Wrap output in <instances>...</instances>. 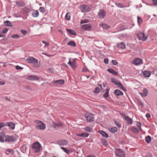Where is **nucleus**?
I'll return each mask as SVG.
<instances>
[{
    "instance_id": "1",
    "label": "nucleus",
    "mask_w": 157,
    "mask_h": 157,
    "mask_svg": "<svg viewBox=\"0 0 157 157\" xmlns=\"http://www.w3.org/2000/svg\"><path fill=\"white\" fill-rule=\"evenodd\" d=\"M32 149L34 153H38L40 151L41 148V146L40 143L37 142L34 143L31 145Z\"/></svg>"
},
{
    "instance_id": "2",
    "label": "nucleus",
    "mask_w": 157,
    "mask_h": 157,
    "mask_svg": "<svg viewBox=\"0 0 157 157\" xmlns=\"http://www.w3.org/2000/svg\"><path fill=\"white\" fill-rule=\"evenodd\" d=\"M35 123L36 124V128L38 130H44L46 128L45 124L41 121L36 120Z\"/></svg>"
},
{
    "instance_id": "3",
    "label": "nucleus",
    "mask_w": 157,
    "mask_h": 157,
    "mask_svg": "<svg viewBox=\"0 0 157 157\" xmlns=\"http://www.w3.org/2000/svg\"><path fill=\"white\" fill-rule=\"evenodd\" d=\"M115 153L118 157H125V154L122 150L118 148L115 149Z\"/></svg>"
},
{
    "instance_id": "4",
    "label": "nucleus",
    "mask_w": 157,
    "mask_h": 157,
    "mask_svg": "<svg viewBox=\"0 0 157 157\" xmlns=\"http://www.w3.org/2000/svg\"><path fill=\"white\" fill-rule=\"evenodd\" d=\"M137 36L139 40L143 41H145L147 39L148 37L147 35H145L144 33H137Z\"/></svg>"
},
{
    "instance_id": "5",
    "label": "nucleus",
    "mask_w": 157,
    "mask_h": 157,
    "mask_svg": "<svg viewBox=\"0 0 157 157\" xmlns=\"http://www.w3.org/2000/svg\"><path fill=\"white\" fill-rule=\"evenodd\" d=\"M68 64H69L72 69H75L77 67L76 61L75 59H71L70 58L69 59V62Z\"/></svg>"
},
{
    "instance_id": "6",
    "label": "nucleus",
    "mask_w": 157,
    "mask_h": 157,
    "mask_svg": "<svg viewBox=\"0 0 157 157\" xmlns=\"http://www.w3.org/2000/svg\"><path fill=\"white\" fill-rule=\"evenodd\" d=\"M27 61L29 63H32L34 64H37L38 60L32 57H29L26 59Z\"/></svg>"
},
{
    "instance_id": "7",
    "label": "nucleus",
    "mask_w": 157,
    "mask_h": 157,
    "mask_svg": "<svg viewBox=\"0 0 157 157\" xmlns=\"http://www.w3.org/2000/svg\"><path fill=\"white\" fill-rule=\"evenodd\" d=\"M82 12L86 13L89 12L90 10L89 7L87 5H81L80 7Z\"/></svg>"
},
{
    "instance_id": "8",
    "label": "nucleus",
    "mask_w": 157,
    "mask_h": 157,
    "mask_svg": "<svg viewBox=\"0 0 157 157\" xmlns=\"http://www.w3.org/2000/svg\"><path fill=\"white\" fill-rule=\"evenodd\" d=\"M85 118L88 122H91L94 120V117L93 115L91 114H86Z\"/></svg>"
},
{
    "instance_id": "9",
    "label": "nucleus",
    "mask_w": 157,
    "mask_h": 157,
    "mask_svg": "<svg viewBox=\"0 0 157 157\" xmlns=\"http://www.w3.org/2000/svg\"><path fill=\"white\" fill-rule=\"evenodd\" d=\"M91 28V25L90 24L83 25L82 26V29L85 31H89L90 30Z\"/></svg>"
},
{
    "instance_id": "10",
    "label": "nucleus",
    "mask_w": 157,
    "mask_h": 157,
    "mask_svg": "<svg viewBox=\"0 0 157 157\" xmlns=\"http://www.w3.org/2000/svg\"><path fill=\"white\" fill-rule=\"evenodd\" d=\"M142 59L139 58H136L132 61V63L136 65H140L142 64Z\"/></svg>"
},
{
    "instance_id": "11",
    "label": "nucleus",
    "mask_w": 157,
    "mask_h": 157,
    "mask_svg": "<svg viewBox=\"0 0 157 157\" xmlns=\"http://www.w3.org/2000/svg\"><path fill=\"white\" fill-rule=\"evenodd\" d=\"M15 140V138L13 136L7 135L6 137L5 141L8 142H13Z\"/></svg>"
},
{
    "instance_id": "12",
    "label": "nucleus",
    "mask_w": 157,
    "mask_h": 157,
    "mask_svg": "<svg viewBox=\"0 0 157 157\" xmlns=\"http://www.w3.org/2000/svg\"><path fill=\"white\" fill-rule=\"evenodd\" d=\"M27 79L29 80H38L39 79V77L35 75H30L27 77Z\"/></svg>"
},
{
    "instance_id": "13",
    "label": "nucleus",
    "mask_w": 157,
    "mask_h": 157,
    "mask_svg": "<svg viewBox=\"0 0 157 157\" xmlns=\"http://www.w3.org/2000/svg\"><path fill=\"white\" fill-rule=\"evenodd\" d=\"M106 14V13L103 10H101L98 13V16L100 19L103 18Z\"/></svg>"
},
{
    "instance_id": "14",
    "label": "nucleus",
    "mask_w": 157,
    "mask_h": 157,
    "mask_svg": "<svg viewBox=\"0 0 157 157\" xmlns=\"http://www.w3.org/2000/svg\"><path fill=\"white\" fill-rule=\"evenodd\" d=\"M57 143L60 145L64 146L68 144V142L66 140H60L57 142Z\"/></svg>"
},
{
    "instance_id": "15",
    "label": "nucleus",
    "mask_w": 157,
    "mask_h": 157,
    "mask_svg": "<svg viewBox=\"0 0 157 157\" xmlns=\"http://www.w3.org/2000/svg\"><path fill=\"white\" fill-rule=\"evenodd\" d=\"M122 116L124 117L125 120L127 121V123L128 124H131L132 122V119L129 118L128 116H126L125 114L122 115Z\"/></svg>"
},
{
    "instance_id": "16",
    "label": "nucleus",
    "mask_w": 157,
    "mask_h": 157,
    "mask_svg": "<svg viewBox=\"0 0 157 157\" xmlns=\"http://www.w3.org/2000/svg\"><path fill=\"white\" fill-rule=\"evenodd\" d=\"M64 80L63 79H60L54 81L53 84L55 85H62L64 83Z\"/></svg>"
},
{
    "instance_id": "17",
    "label": "nucleus",
    "mask_w": 157,
    "mask_h": 157,
    "mask_svg": "<svg viewBox=\"0 0 157 157\" xmlns=\"http://www.w3.org/2000/svg\"><path fill=\"white\" fill-rule=\"evenodd\" d=\"M114 84L118 87L121 88V89L125 91H126V90L124 88L123 84L119 81H116L114 82Z\"/></svg>"
},
{
    "instance_id": "18",
    "label": "nucleus",
    "mask_w": 157,
    "mask_h": 157,
    "mask_svg": "<svg viewBox=\"0 0 157 157\" xmlns=\"http://www.w3.org/2000/svg\"><path fill=\"white\" fill-rule=\"evenodd\" d=\"M151 73V71H147V70H145L143 72V74L144 76L146 77H149L150 76Z\"/></svg>"
},
{
    "instance_id": "19",
    "label": "nucleus",
    "mask_w": 157,
    "mask_h": 157,
    "mask_svg": "<svg viewBox=\"0 0 157 157\" xmlns=\"http://www.w3.org/2000/svg\"><path fill=\"white\" fill-rule=\"evenodd\" d=\"M100 26L101 27L104 29L106 30L110 28V26L105 23H101L100 24Z\"/></svg>"
},
{
    "instance_id": "20",
    "label": "nucleus",
    "mask_w": 157,
    "mask_h": 157,
    "mask_svg": "<svg viewBox=\"0 0 157 157\" xmlns=\"http://www.w3.org/2000/svg\"><path fill=\"white\" fill-rule=\"evenodd\" d=\"M6 125L10 127L11 129H13L15 128V124L12 122H8L6 123Z\"/></svg>"
},
{
    "instance_id": "21",
    "label": "nucleus",
    "mask_w": 157,
    "mask_h": 157,
    "mask_svg": "<svg viewBox=\"0 0 157 157\" xmlns=\"http://www.w3.org/2000/svg\"><path fill=\"white\" fill-rule=\"evenodd\" d=\"M108 130L110 132L113 133L116 132L117 131V128L116 127L109 128L108 129Z\"/></svg>"
},
{
    "instance_id": "22",
    "label": "nucleus",
    "mask_w": 157,
    "mask_h": 157,
    "mask_svg": "<svg viewBox=\"0 0 157 157\" xmlns=\"http://www.w3.org/2000/svg\"><path fill=\"white\" fill-rule=\"evenodd\" d=\"M103 136L106 138H108L109 137L108 134L102 130H99L98 131Z\"/></svg>"
},
{
    "instance_id": "23",
    "label": "nucleus",
    "mask_w": 157,
    "mask_h": 157,
    "mask_svg": "<svg viewBox=\"0 0 157 157\" xmlns=\"http://www.w3.org/2000/svg\"><path fill=\"white\" fill-rule=\"evenodd\" d=\"M114 93L116 96L121 95L123 94V93L122 91L117 89L115 90Z\"/></svg>"
},
{
    "instance_id": "24",
    "label": "nucleus",
    "mask_w": 157,
    "mask_h": 157,
    "mask_svg": "<svg viewBox=\"0 0 157 157\" xmlns=\"http://www.w3.org/2000/svg\"><path fill=\"white\" fill-rule=\"evenodd\" d=\"M63 125V124L60 122L57 123L53 122L52 124V126L54 128L61 127Z\"/></svg>"
},
{
    "instance_id": "25",
    "label": "nucleus",
    "mask_w": 157,
    "mask_h": 157,
    "mask_svg": "<svg viewBox=\"0 0 157 157\" xmlns=\"http://www.w3.org/2000/svg\"><path fill=\"white\" fill-rule=\"evenodd\" d=\"M107 71L109 73L113 74L115 76H117L118 75V72L115 71L113 69H108Z\"/></svg>"
},
{
    "instance_id": "26",
    "label": "nucleus",
    "mask_w": 157,
    "mask_h": 157,
    "mask_svg": "<svg viewBox=\"0 0 157 157\" xmlns=\"http://www.w3.org/2000/svg\"><path fill=\"white\" fill-rule=\"evenodd\" d=\"M89 135V133L86 132H84L80 134H77L76 135L77 136L83 137H87Z\"/></svg>"
},
{
    "instance_id": "27",
    "label": "nucleus",
    "mask_w": 157,
    "mask_h": 157,
    "mask_svg": "<svg viewBox=\"0 0 157 157\" xmlns=\"http://www.w3.org/2000/svg\"><path fill=\"white\" fill-rule=\"evenodd\" d=\"M4 24L6 26H9L12 27L13 25L11 22L9 21H5L4 22Z\"/></svg>"
},
{
    "instance_id": "28",
    "label": "nucleus",
    "mask_w": 157,
    "mask_h": 157,
    "mask_svg": "<svg viewBox=\"0 0 157 157\" xmlns=\"http://www.w3.org/2000/svg\"><path fill=\"white\" fill-rule=\"evenodd\" d=\"M125 44L123 42L121 43L120 44H117V47L121 49H124L125 48Z\"/></svg>"
},
{
    "instance_id": "29",
    "label": "nucleus",
    "mask_w": 157,
    "mask_h": 157,
    "mask_svg": "<svg viewBox=\"0 0 157 157\" xmlns=\"http://www.w3.org/2000/svg\"><path fill=\"white\" fill-rule=\"evenodd\" d=\"M66 30L67 31L68 33L69 34L73 35H76V33L75 32V31L73 30L67 29H66Z\"/></svg>"
},
{
    "instance_id": "30",
    "label": "nucleus",
    "mask_w": 157,
    "mask_h": 157,
    "mask_svg": "<svg viewBox=\"0 0 157 157\" xmlns=\"http://www.w3.org/2000/svg\"><path fill=\"white\" fill-rule=\"evenodd\" d=\"M131 130L132 132L136 134L138 133L139 132V129L135 127H132L131 129Z\"/></svg>"
},
{
    "instance_id": "31",
    "label": "nucleus",
    "mask_w": 157,
    "mask_h": 157,
    "mask_svg": "<svg viewBox=\"0 0 157 157\" xmlns=\"http://www.w3.org/2000/svg\"><path fill=\"white\" fill-rule=\"evenodd\" d=\"M148 93V90L146 88H144L143 90V93H140V94L141 95L142 94V96L143 97H146Z\"/></svg>"
},
{
    "instance_id": "32",
    "label": "nucleus",
    "mask_w": 157,
    "mask_h": 157,
    "mask_svg": "<svg viewBox=\"0 0 157 157\" xmlns=\"http://www.w3.org/2000/svg\"><path fill=\"white\" fill-rule=\"evenodd\" d=\"M32 16L34 17H37L39 15V12L37 10H35L33 12Z\"/></svg>"
},
{
    "instance_id": "33",
    "label": "nucleus",
    "mask_w": 157,
    "mask_h": 157,
    "mask_svg": "<svg viewBox=\"0 0 157 157\" xmlns=\"http://www.w3.org/2000/svg\"><path fill=\"white\" fill-rule=\"evenodd\" d=\"M67 45L75 47L76 46V44L73 41H70L67 43Z\"/></svg>"
},
{
    "instance_id": "34",
    "label": "nucleus",
    "mask_w": 157,
    "mask_h": 157,
    "mask_svg": "<svg viewBox=\"0 0 157 157\" xmlns=\"http://www.w3.org/2000/svg\"><path fill=\"white\" fill-rule=\"evenodd\" d=\"M145 140H146V141L147 143H150L151 142V137L149 136H146L145 137Z\"/></svg>"
},
{
    "instance_id": "35",
    "label": "nucleus",
    "mask_w": 157,
    "mask_h": 157,
    "mask_svg": "<svg viewBox=\"0 0 157 157\" xmlns=\"http://www.w3.org/2000/svg\"><path fill=\"white\" fill-rule=\"evenodd\" d=\"M115 5L118 7L124 8L125 7L122 4L120 3H115Z\"/></svg>"
},
{
    "instance_id": "36",
    "label": "nucleus",
    "mask_w": 157,
    "mask_h": 157,
    "mask_svg": "<svg viewBox=\"0 0 157 157\" xmlns=\"http://www.w3.org/2000/svg\"><path fill=\"white\" fill-rule=\"evenodd\" d=\"M101 142L102 144L105 147L106 146L108 145L107 142L105 140H102Z\"/></svg>"
},
{
    "instance_id": "37",
    "label": "nucleus",
    "mask_w": 157,
    "mask_h": 157,
    "mask_svg": "<svg viewBox=\"0 0 157 157\" xmlns=\"http://www.w3.org/2000/svg\"><path fill=\"white\" fill-rule=\"evenodd\" d=\"M114 124L116 125L118 128H120L121 126V124L117 121L115 120H113Z\"/></svg>"
},
{
    "instance_id": "38",
    "label": "nucleus",
    "mask_w": 157,
    "mask_h": 157,
    "mask_svg": "<svg viewBox=\"0 0 157 157\" xmlns=\"http://www.w3.org/2000/svg\"><path fill=\"white\" fill-rule=\"evenodd\" d=\"M71 16L69 13H67L65 16V19L66 20L69 21L70 20Z\"/></svg>"
},
{
    "instance_id": "39",
    "label": "nucleus",
    "mask_w": 157,
    "mask_h": 157,
    "mask_svg": "<svg viewBox=\"0 0 157 157\" xmlns=\"http://www.w3.org/2000/svg\"><path fill=\"white\" fill-rule=\"evenodd\" d=\"M61 149H62L66 153L69 154L70 151L69 149H67L66 148L63 147H61Z\"/></svg>"
},
{
    "instance_id": "40",
    "label": "nucleus",
    "mask_w": 157,
    "mask_h": 157,
    "mask_svg": "<svg viewBox=\"0 0 157 157\" xmlns=\"http://www.w3.org/2000/svg\"><path fill=\"white\" fill-rule=\"evenodd\" d=\"M84 130L88 132H90L92 131V129L90 127H86L84 128Z\"/></svg>"
},
{
    "instance_id": "41",
    "label": "nucleus",
    "mask_w": 157,
    "mask_h": 157,
    "mask_svg": "<svg viewBox=\"0 0 157 157\" xmlns=\"http://www.w3.org/2000/svg\"><path fill=\"white\" fill-rule=\"evenodd\" d=\"M137 22L138 24L140 25L143 22V20L140 17H137Z\"/></svg>"
},
{
    "instance_id": "42",
    "label": "nucleus",
    "mask_w": 157,
    "mask_h": 157,
    "mask_svg": "<svg viewBox=\"0 0 157 157\" xmlns=\"http://www.w3.org/2000/svg\"><path fill=\"white\" fill-rule=\"evenodd\" d=\"M16 3L17 5L20 7L22 6L23 4V2L21 1H17Z\"/></svg>"
},
{
    "instance_id": "43",
    "label": "nucleus",
    "mask_w": 157,
    "mask_h": 157,
    "mask_svg": "<svg viewBox=\"0 0 157 157\" xmlns=\"http://www.w3.org/2000/svg\"><path fill=\"white\" fill-rule=\"evenodd\" d=\"M11 37L13 39H18L20 37V36L18 35L15 34L12 35Z\"/></svg>"
},
{
    "instance_id": "44",
    "label": "nucleus",
    "mask_w": 157,
    "mask_h": 157,
    "mask_svg": "<svg viewBox=\"0 0 157 157\" xmlns=\"http://www.w3.org/2000/svg\"><path fill=\"white\" fill-rule=\"evenodd\" d=\"M13 151V150H7L6 151V153L7 155H9L10 153L12 152Z\"/></svg>"
},
{
    "instance_id": "45",
    "label": "nucleus",
    "mask_w": 157,
    "mask_h": 157,
    "mask_svg": "<svg viewBox=\"0 0 157 157\" xmlns=\"http://www.w3.org/2000/svg\"><path fill=\"white\" fill-rule=\"evenodd\" d=\"M40 11L42 13H44L45 12V9L44 7H40L39 9Z\"/></svg>"
},
{
    "instance_id": "46",
    "label": "nucleus",
    "mask_w": 157,
    "mask_h": 157,
    "mask_svg": "<svg viewBox=\"0 0 157 157\" xmlns=\"http://www.w3.org/2000/svg\"><path fill=\"white\" fill-rule=\"evenodd\" d=\"M100 91V89L98 87H97L95 88V90L94 92L95 93H99Z\"/></svg>"
},
{
    "instance_id": "47",
    "label": "nucleus",
    "mask_w": 157,
    "mask_h": 157,
    "mask_svg": "<svg viewBox=\"0 0 157 157\" xmlns=\"http://www.w3.org/2000/svg\"><path fill=\"white\" fill-rule=\"evenodd\" d=\"M88 20H87L86 19H85L84 20H82L81 21L80 23L81 24H83V23H88Z\"/></svg>"
},
{
    "instance_id": "48",
    "label": "nucleus",
    "mask_w": 157,
    "mask_h": 157,
    "mask_svg": "<svg viewBox=\"0 0 157 157\" xmlns=\"http://www.w3.org/2000/svg\"><path fill=\"white\" fill-rule=\"evenodd\" d=\"M6 125L5 124L2 122H0V129L4 127Z\"/></svg>"
},
{
    "instance_id": "49",
    "label": "nucleus",
    "mask_w": 157,
    "mask_h": 157,
    "mask_svg": "<svg viewBox=\"0 0 157 157\" xmlns=\"http://www.w3.org/2000/svg\"><path fill=\"white\" fill-rule=\"evenodd\" d=\"M112 63L114 65H116L118 63L117 62L116 60H112Z\"/></svg>"
},
{
    "instance_id": "50",
    "label": "nucleus",
    "mask_w": 157,
    "mask_h": 157,
    "mask_svg": "<svg viewBox=\"0 0 157 157\" xmlns=\"http://www.w3.org/2000/svg\"><path fill=\"white\" fill-rule=\"evenodd\" d=\"M136 125L137 126H138L139 129L141 130V128L140 126L141 125V123L139 122H137L136 123Z\"/></svg>"
},
{
    "instance_id": "51",
    "label": "nucleus",
    "mask_w": 157,
    "mask_h": 157,
    "mask_svg": "<svg viewBox=\"0 0 157 157\" xmlns=\"http://www.w3.org/2000/svg\"><path fill=\"white\" fill-rule=\"evenodd\" d=\"M8 30V28H5L2 31V33L3 34H5L6 33Z\"/></svg>"
},
{
    "instance_id": "52",
    "label": "nucleus",
    "mask_w": 157,
    "mask_h": 157,
    "mask_svg": "<svg viewBox=\"0 0 157 157\" xmlns=\"http://www.w3.org/2000/svg\"><path fill=\"white\" fill-rule=\"evenodd\" d=\"M145 157H152V155L150 153H147L145 156Z\"/></svg>"
},
{
    "instance_id": "53",
    "label": "nucleus",
    "mask_w": 157,
    "mask_h": 157,
    "mask_svg": "<svg viewBox=\"0 0 157 157\" xmlns=\"http://www.w3.org/2000/svg\"><path fill=\"white\" fill-rule=\"evenodd\" d=\"M42 42L45 44V46H48L49 45V44L48 42H47L46 41L43 40L42 41Z\"/></svg>"
},
{
    "instance_id": "54",
    "label": "nucleus",
    "mask_w": 157,
    "mask_h": 157,
    "mask_svg": "<svg viewBox=\"0 0 157 157\" xmlns=\"http://www.w3.org/2000/svg\"><path fill=\"white\" fill-rule=\"evenodd\" d=\"M21 32L24 35H25L27 33V31L24 30H21Z\"/></svg>"
},
{
    "instance_id": "55",
    "label": "nucleus",
    "mask_w": 157,
    "mask_h": 157,
    "mask_svg": "<svg viewBox=\"0 0 157 157\" xmlns=\"http://www.w3.org/2000/svg\"><path fill=\"white\" fill-rule=\"evenodd\" d=\"M15 68L17 70H21L23 69V68L18 65L15 67Z\"/></svg>"
},
{
    "instance_id": "56",
    "label": "nucleus",
    "mask_w": 157,
    "mask_h": 157,
    "mask_svg": "<svg viewBox=\"0 0 157 157\" xmlns=\"http://www.w3.org/2000/svg\"><path fill=\"white\" fill-rule=\"evenodd\" d=\"M0 141L2 143L4 142V140L3 138L1 136H0Z\"/></svg>"
},
{
    "instance_id": "57",
    "label": "nucleus",
    "mask_w": 157,
    "mask_h": 157,
    "mask_svg": "<svg viewBox=\"0 0 157 157\" xmlns=\"http://www.w3.org/2000/svg\"><path fill=\"white\" fill-rule=\"evenodd\" d=\"M104 62L105 64H108L109 63V60H108V59H107V58L105 59H104Z\"/></svg>"
},
{
    "instance_id": "58",
    "label": "nucleus",
    "mask_w": 157,
    "mask_h": 157,
    "mask_svg": "<svg viewBox=\"0 0 157 157\" xmlns=\"http://www.w3.org/2000/svg\"><path fill=\"white\" fill-rule=\"evenodd\" d=\"M153 3L155 6L157 5V0H153Z\"/></svg>"
},
{
    "instance_id": "59",
    "label": "nucleus",
    "mask_w": 157,
    "mask_h": 157,
    "mask_svg": "<svg viewBox=\"0 0 157 157\" xmlns=\"http://www.w3.org/2000/svg\"><path fill=\"white\" fill-rule=\"evenodd\" d=\"M103 97L107 98L108 97V93L107 92H105L103 95Z\"/></svg>"
},
{
    "instance_id": "60",
    "label": "nucleus",
    "mask_w": 157,
    "mask_h": 157,
    "mask_svg": "<svg viewBox=\"0 0 157 157\" xmlns=\"http://www.w3.org/2000/svg\"><path fill=\"white\" fill-rule=\"evenodd\" d=\"M82 71L83 72H86L88 71H89V70L87 68L84 67Z\"/></svg>"
},
{
    "instance_id": "61",
    "label": "nucleus",
    "mask_w": 157,
    "mask_h": 157,
    "mask_svg": "<svg viewBox=\"0 0 157 157\" xmlns=\"http://www.w3.org/2000/svg\"><path fill=\"white\" fill-rule=\"evenodd\" d=\"M5 99L6 100L8 101H11V100L9 98H8L7 97H6V96L5 97Z\"/></svg>"
},
{
    "instance_id": "62",
    "label": "nucleus",
    "mask_w": 157,
    "mask_h": 157,
    "mask_svg": "<svg viewBox=\"0 0 157 157\" xmlns=\"http://www.w3.org/2000/svg\"><path fill=\"white\" fill-rule=\"evenodd\" d=\"M48 71L52 73L53 72V69L51 68H49L48 69Z\"/></svg>"
},
{
    "instance_id": "63",
    "label": "nucleus",
    "mask_w": 157,
    "mask_h": 157,
    "mask_svg": "<svg viewBox=\"0 0 157 157\" xmlns=\"http://www.w3.org/2000/svg\"><path fill=\"white\" fill-rule=\"evenodd\" d=\"M5 83V82L4 81H0V84L1 85H3Z\"/></svg>"
},
{
    "instance_id": "64",
    "label": "nucleus",
    "mask_w": 157,
    "mask_h": 157,
    "mask_svg": "<svg viewBox=\"0 0 157 157\" xmlns=\"http://www.w3.org/2000/svg\"><path fill=\"white\" fill-rule=\"evenodd\" d=\"M150 68H151V69L153 70L152 71H151V73H152L153 74H154L155 71H154V68L151 67Z\"/></svg>"
}]
</instances>
